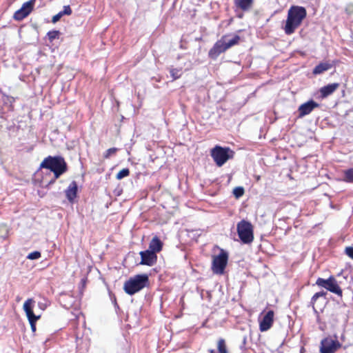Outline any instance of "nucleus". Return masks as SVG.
<instances>
[{"mask_svg":"<svg viewBox=\"0 0 353 353\" xmlns=\"http://www.w3.org/2000/svg\"><path fill=\"white\" fill-rule=\"evenodd\" d=\"M77 183L74 181H72L65 190V196L70 203H73L77 197Z\"/></svg>","mask_w":353,"mask_h":353,"instance_id":"2eb2a0df","label":"nucleus"},{"mask_svg":"<svg viewBox=\"0 0 353 353\" xmlns=\"http://www.w3.org/2000/svg\"><path fill=\"white\" fill-rule=\"evenodd\" d=\"M71 305H72V303H70L68 305H65V307H70V306H71Z\"/></svg>","mask_w":353,"mask_h":353,"instance_id":"c9c22d12","label":"nucleus"},{"mask_svg":"<svg viewBox=\"0 0 353 353\" xmlns=\"http://www.w3.org/2000/svg\"><path fill=\"white\" fill-rule=\"evenodd\" d=\"M60 32L58 30H52L48 32V37L50 41H53L54 39L58 38Z\"/></svg>","mask_w":353,"mask_h":353,"instance_id":"bb28decb","label":"nucleus"},{"mask_svg":"<svg viewBox=\"0 0 353 353\" xmlns=\"http://www.w3.org/2000/svg\"><path fill=\"white\" fill-rule=\"evenodd\" d=\"M210 353H214V350H210Z\"/></svg>","mask_w":353,"mask_h":353,"instance_id":"e433bc0d","label":"nucleus"},{"mask_svg":"<svg viewBox=\"0 0 353 353\" xmlns=\"http://www.w3.org/2000/svg\"><path fill=\"white\" fill-rule=\"evenodd\" d=\"M345 253L352 259H353V246L345 248Z\"/></svg>","mask_w":353,"mask_h":353,"instance_id":"2f4dec72","label":"nucleus"},{"mask_svg":"<svg viewBox=\"0 0 353 353\" xmlns=\"http://www.w3.org/2000/svg\"><path fill=\"white\" fill-rule=\"evenodd\" d=\"M118 149L117 148H111L107 150L103 155V157L105 159L110 158L112 155H114L117 152Z\"/></svg>","mask_w":353,"mask_h":353,"instance_id":"a878e982","label":"nucleus"},{"mask_svg":"<svg viewBox=\"0 0 353 353\" xmlns=\"http://www.w3.org/2000/svg\"><path fill=\"white\" fill-rule=\"evenodd\" d=\"M327 293L324 291L315 293L311 299V304L312 305L313 309L315 310L314 304L317 299L321 296H325Z\"/></svg>","mask_w":353,"mask_h":353,"instance_id":"b1692460","label":"nucleus"},{"mask_svg":"<svg viewBox=\"0 0 353 353\" xmlns=\"http://www.w3.org/2000/svg\"><path fill=\"white\" fill-rule=\"evenodd\" d=\"M233 194L236 198H239L244 194V189L242 187H236L233 190Z\"/></svg>","mask_w":353,"mask_h":353,"instance_id":"cd10ccee","label":"nucleus"},{"mask_svg":"<svg viewBox=\"0 0 353 353\" xmlns=\"http://www.w3.org/2000/svg\"><path fill=\"white\" fill-rule=\"evenodd\" d=\"M319 104L313 100H310L301 104L298 109L299 117H303L311 113L314 108H319Z\"/></svg>","mask_w":353,"mask_h":353,"instance_id":"ddd939ff","label":"nucleus"},{"mask_svg":"<svg viewBox=\"0 0 353 353\" xmlns=\"http://www.w3.org/2000/svg\"><path fill=\"white\" fill-rule=\"evenodd\" d=\"M343 175V181L345 182L353 183V168L345 170Z\"/></svg>","mask_w":353,"mask_h":353,"instance_id":"4be33fe9","label":"nucleus"},{"mask_svg":"<svg viewBox=\"0 0 353 353\" xmlns=\"http://www.w3.org/2000/svg\"><path fill=\"white\" fill-rule=\"evenodd\" d=\"M274 321V312L269 310L263 317L259 323L261 332L268 331L272 327Z\"/></svg>","mask_w":353,"mask_h":353,"instance_id":"4468645a","label":"nucleus"},{"mask_svg":"<svg viewBox=\"0 0 353 353\" xmlns=\"http://www.w3.org/2000/svg\"><path fill=\"white\" fill-rule=\"evenodd\" d=\"M341 346V344L337 340L325 338L321 342L320 352L321 353H334Z\"/></svg>","mask_w":353,"mask_h":353,"instance_id":"1a4fd4ad","label":"nucleus"},{"mask_svg":"<svg viewBox=\"0 0 353 353\" xmlns=\"http://www.w3.org/2000/svg\"><path fill=\"white\" fill-rule=\"evenodd\" d=\"M316 284L321 288L326 289L327 290L337 294L339 296H342V290L338 285V283L334 277L330 276L328 279H325L323 278H318L316 281Z\"/></svg>","mask_w":353,"mask_h":353,"instance_id":"423d86ee","label":"nucleus"},{"mask_svg":"<svg viewBox=\"0 0 353 353\" xmlns=\"http://www.w3.org/2000/svg\"><path fill=\"white\" fill-rule=\"evenodd\" d=\"M162 241L157 236H154L152 239V240L150 242L148 250L157 254V252H159L162 250Z\"/></svg>","mask_w":353,"mask_h":353,"instance_id":"f3484780","label":"nucleus"},{"mask_svg":"<svg viewBox=\"0 0 353 353\" xmlns=\"http://www.w3.org/2000/svg\"><path fill=\"white\" fill-rule=\"evenodd\" d=\"M332 68V65L327 62L320 63L319 65H316L313 70L314 74H320L325 71L328 70Z\"/></svg>","mask_w":353,"mask_h":353,"instance_id":"6ab92c4d","label":"nucleus"},{"mask_svg":"<svg viewBox=\"0 0 353 353\" xmlns=\"http://www.w3.org/2000/svg\"><path fill=\"white\" fill-rule=\"evenodd\" d=\"M307 12L302 6H293L288 12V17L283 28L285 33L290 35L298 28L303 20L306 17Z\"/></svg>","mask_w":353,"mask_h":353,"instance_id":"f257e3e1","label":"nucleus"},{"mask_svg":"<svg viewBox=\"0 0 353 353\" xmlns=\"http://www.w3.org/2000/svg\"><path fill=\"white\" fill-rule=\"evenodd\" d=\"M0 230L3 232V234H0V236L3 239H6L8 236V229L6 225H2L0 226Z\"/></svg>","mask_w":353,"mask_h":353,"instance_id":"7c9ffc66","label":"nucleus"},{"mask_svg":"<svg viewBox=\"0 0 353 353\" xmlns=\"http://www.w3.org/2000/svg\"><path fill=\"white\" fill-rule=\"evenodd\" d=\"M34 1L35 0H30L24 3L22 7L14 12V19L21 21L26 18L31 12Z\"/></svg>","mask_w":353,"mask_h":353,"instance_id":"9d476101","label":"nucleus"},{"mask_svg":"<svg viewBox=\"0 0 353 353\" xmlns=\"http://www.w3.org/2000/svg\"><path fill=\"white\" fill-rule=\"evenodd\" d=\"M61 13L63 15H70L72 14V10L70 6H64L63 10L60 11Z\"/></svg>","mask_w":353,"mask_h":353,"instance_id":"c756f323","label":"nucleus"},{"mask_svg":"<svg viewBox=\"0 0 353 353\" xmlns=\"http://www.w3.org/2000/svg\"><path fill=\"white\" fill-rule=\"evenodd\" d=\"M34 301L33 299H27L23 304V310L26 314L31 330L33 332L36 331V322L40 318V315L36 316L33 312V305Z\"/></svg>","mask_w":353,"mask_h":353,"instance_id":"6e6552de","label":"nucleus"},{"mask_svg":"<svg viewBox=\"0 0 353 353\" xmlns=\"http://www.w3.org/2000/svg\"><path fill=\"white\" fill-rule=\"evenodd\" d=\"M38 306L39 307V308H41L42 310H44L46 307V304L42 303H39Z\"/></svg>","mask_w":353,"mask_h":353,"instance_id":"72a5a7b5","label":"nucleus"},{"mask_svg":"<svg viewBox=\"0 0 353 353\" xmlns=\"http://www.w3.org/2000/svg\"><path fill=\"white\" fill-rule=\"evenodd\" d=\"M140 256L141 258L140 264L146 265L148 266L154 265L157 261V254L149 250L140 252Z\"/></svg>","mask_w":353,"mask_h":353,"instance_id":"f8f14e48","label":"nucleus"},{"mask_svg":"<svg viewBox=\"0 0 353 353\" xmlns=\"http://www.w3.org/2000/svg\"><path fill=\"white\" fill-rule=\"evenodd\" d=\"M217 349L219 353H228L225 341L223 339H220L217 343Z\"/></svg>","mask_w":353,"mask_h":353,"instance_id":"5701e85b","label":"nucleus"},{"mask_svg":"<svg viewBox=\"0 0 353 353\" xmlns=\"http://www.w3.org/2000/svg\"><path fill=\"white\" fill-rule=\"evenodd\" d=\"M254 0H234L235 6L243 11L249 10L253 4Z\"/></svg>","mask_w":353,"mask_h":353,"instance_id":"a211bd4d","label":"nucleus"},{"mask_svg":"<svg viewBox=\"0 0 353 353\" xmlns=\"http://www.w3.org/2000/svg\"><path fill=\"white\" fill-rule=\"evenodd\" d=\"M62 17H63V14L61 13V12H59V13H57V14L53 16V17L52 19V22L54 23H57L58 21L60 20V19Z\"/></svg>","mask_w":353,"mask_h":353,"instance_id":"473e14b6","label":"nucleus"},{"mask_svg":"<svg viewBox=\"0 0 353 353\" xmlns=\"http://www.w3.org/2000/svg\"><path fill=\"white\" fill-rule=\"evenodd\" d=\"M228 35H224L222 37V38H225V44L228 50L231 47L238 44L240 41V37L239 35H234L231 39H228Z\"/></svg>","mask_w":353,"mask_h":353,"instance_id":"aec40b11","label":"nucleus"},{"mask_svg":"<svg viewBox=\"0 0 353 353\" xmlns=\"http://www.w3.org/2000/svg\"><path fill=\"white\" fill-rule=\"evenodd\" d=\"M169 71H170V75L172 77L173 80H176V79H179L183 74V70H182L181 68H170L169 69Z\"/></svg>","mask_w":353,"mask_h":353,"instance_id":"412c9836","label":"nucleus"},{"mask_svg":"<svg viewBox=\"0 0 353 353\" xmlns=\"http://www.w3.org/2000/svg\"><path fill=\"white\" fill-rule=\"evenodd\" d=\"M228 49L225 44V38H221L218 40L213 47L209 51V57L212 59H216L221 53L225 52Z\"/></svg>","mask_w":353,"mask_h":353,"instance_id":"9b49d317","label":"nucleus"},{"mask_svg":"<svg viewBox=\"0 0 353 353\" xmlns=\"http://www.w3.org/2000/svg\"><path fill=\"white\" fill-rule=\"evenodd\" d=\"M228 260V254L223 250L221 252L213 257L212 270L214 274H222L227 265Z\"/></svg>","mask_w":353,"mask_h":353,"instance_id":"0eeeda50","label":"nucleus"},{"mask_svg":"<svg viewBox=\"0 0 353 353\" xmlns=\"http://www.w3.org/2000/svg\"><path fill=\"white\" fill-rule=\"evenodd\" d=\"M339 85L338 83H333L322 87L319 90L321 98H326L333 94L339 88Z\"/></svg>","mask_w":353,"mask_h":353,"instance_id":"dca6fc26","label":"nucleus"},{"mask_svg":"<svg viewBox=\"0 0 353 353\" xmlns=\"http://www.w3.org/2000/svg\"><path fill=\"white\" fill-rule=\"evenodd\" d=\"M40 257H41V252L39 251H34V252L30 253L27 256V259H30V260L38 259Z\"/></svg>","mask_w":353,"mask_h":353,"instance_id":"c85d7f7f","label":"nucleus"},{"mask_svg":"<svg viewBox=\"0 0 353 353\" xmlns=\"http://www.w3.org/2000/svg\"><path fill=\"white\" fill-rule=\"evenodd\" d=\"M234 154V151L229 148H222L219 145H216L211 150V156L219 167L222 166L228 160L232 159Z\"/></svg>","mask_w":353,"mask_h":353,"instance_id":"20e7f679","label":"nucleus"},{"mask_svg":"<svg viewBox=\"0 0 353 353\" xmlns=\"http://www.w3.org/2000/svg\"><path fill=\"white\" fill-rule=\"evenodd\" d=\"M239 237L243 243H250L254 239L252 225L248 221H241L237 224Z\"/></svg>","mask_w":353,"mask_h":353,"instance_id":"39448f33","label":"nucleus"},{"mask_svg":"<svg viewBox=\"0 0 353 353\" xmlns=\"http://www.w3.org/2000/svg\"><path fill=\"white\" fill-rule=\"evenodd\" d=\"M66 298H68V296H67V295H64V296L62 297L63 300H64V299H66Z\"/></svg>","mask_w":353,"mask_h":353,"instance_id":"f704fd0d","label":"nucleus"},{"mask_svg":"<svg viewBox=\"0 0 353 353\" xmlns=\"http://www.w3.org/2000/svg\"><path fill=\"white\" fill-rule=\"evenodd\" d=\"M148 283L149 278L147 274H137L125 282L123 290L126 294L133 295L146 287Z\"/></svg>","mask_w":353,"mask_h":353,"instance_id":"7ed1b4c3","label":"nucleus"},{"mask_svg":"<svg viewBox=\"0 0 353 353\" xmlns=\"http://www.w3.org/2000/svg\"><path fill=\"white\" fill-rule=\"evenodd\" d=\"M40 168H46L52 172L55 179H58L68 170L66 162L61 156H48L41 162Z\"/></svg>","mask_w":353,"mask_h":353,"instance_id":"f03ea898","label":"nucleus"},{"mask_svg":"<svg viewBox=\"0 0 353 353\" xmlns=\"http://www.w3.org/2000/svg\"><path fill=\"white\" fill-rule=\"evenodd\" d=\"M130 174V170L128 168H123L120 170L116 176L117 179L121 180L124 177L128 176Z\"/></svg>","mask_w":353,"mask_h":353,"instance_id":"393cba45","label":"nucleus"}]
</instances>
